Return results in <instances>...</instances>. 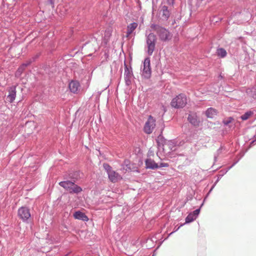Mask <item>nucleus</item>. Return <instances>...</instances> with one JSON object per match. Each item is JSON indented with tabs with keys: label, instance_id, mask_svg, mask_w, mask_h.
Returning <instances> with one entry per match:
<instances>
[{
	"label": "nucleus",
	"instance_id": "obj_40",
	"mask_svg": "<svg viewBox=\"0 0 256 256\" xmlns=\"http://www.w3.org/2000/svg\"><path fill=\"white\" fill-rule=\"evenodd\" d=\"M68 256V254L66 255L65 256Z\"/></svg>",
	"mask_w": 256,
	"mask_h": 256
},
{
	"label": "nucleus",
	"instance_id": "obj_18",
	"mask_svg": "<svg viewBox=\"0 0 256 256\" xmlns=\"http://www.w3.org/2000/svg\"><path fill=\"white\" fill-rule=\"evenodd\" d=\"M217 110L212 108H208L206 111V116L210 118H214L217 115Z\"/></svg>",
	"mask_w": 256,
	"mask_h": 256
},
{
	"label": "nucleus",
	"instance_id": "obj_36",
	"mask_svg": "<svg viewBox=\"0 0 256 256\" xmlns=\"http://www.w3.org/2000/svg\"><path fill=\"white\" fill-rule=\"evenodd\" d=\"M174 0H166L168 4L169 5H172L174 3Z\"/></svg>",
	"mask_w": 256,
	"mask_h": 256
},
{
	"label": "nucleus",
	"instance_id": "obj_24",
	"mask_svg": "<svg viewBox=\"0 0 256 256\" xmlns=\"http://www.w3.org/2000/svg\"><path fill=\"white\" fill-rule=\"evenodd\" d=\"M226 52L224 48H220L218 49L217 50L218 55L220 56L221 58H224V56H226Z\"/></svg>",
	"mask_w": 256,
	"mask_h": 256
},
{
	"label": "nucleus",
	"instance_id": "obj_13",
	"mask_svg": "<svg viewBox=\"0 0 256 256\" xmlns=\"http://www.w3.org/2000/svg\"><path fill=\"white\" fill-rule=\"evenodd\" d=\"M64 178H67L68 180L76 182L80 178V171H72L70 172L68 176Z\"/></svg>",
	"mask_w": 256,
	"mask_h": 256
},
{
	"label": "nucleus",
	"instance_id": "obj_17",
	"mask_svg": "<svg viewBox=\"0 0 256 256\" xmlns=\"http://www.w3.org/2000/svg\"><path fill=\"white\" fill-rule=\"evenodd\" d=\"M120 176L119 174L114 170L108 174V178L112 182H117Z\"/></svg>",
	"mask_w": 256,
	"mask_h": 256
},
{
	"label": "nucleus",
	"instance_id": "obj_4",
	"mask_svg": "<svg viewBox=\"0 0 256 256\" xmlns=\"http://www.w3.org/2000/svg\"><path fill=\"white\" fill-rule=\"evenodd\" d=\"M150 28L156 32L162 41L166 42L171 38L170 32L166 28L155 24H152Z\"/></svg>",
	"mask_w": 256,
	"mask_h": 256
},
{
	"label": "nucleus",
	"instance_id": "obj_20",
	"mask_svg": "<svg viewBox=\"0 0 256 256\" xmlns=\"http://www.w3.org/2000/svg\"><path fill=\"white\" fill-rule=\"evenodd\" d=\"M162 130L161 134L158 136V138L156 139L158 146L159 147L163 146L166 142V140L162 135Z\"/></svg>",
	"mask_w": 256,
	"mask_h": 256
},
{
	"label": "nucleus",
	"instance_id": "obj_33",
	"mask_svg": "<svg viewBox=\"0 0 256 256\" xmlns=\"http://www.w3.org/2000/svg\"><path fill=\"white\" fill-rule=\"evenodd\" d=\"M189 0L188 4H189V5H190V16H191L192 14V4H190L191 3L190 0Z\"/></svg>",
	"mask_w": 256,
	"mask_h": 256
},
{
	"label": "nucleus",
	"instance_id": "obj_23",
	"mask_svg": "<svg viewBox=\"0 0 256 256\" xmlns=\"http://www.w3.org/2000/svg\"><path fill=\"white\" fill-rule=\"evenodd\" d=\"M202 122V118H200L199 116H198L196 115L194 116H193V126H198Z\"/></svg>",
	"mask_w": 256,
	"mask_h": 256
},
{
	"label": "nucleus",
	"instance_id": "obj_32",
	"mask_svg": "<svg viewBox=\"0 0 256 256\" xmlns=\"http://www.w3.org/2000/svg\"><path fill=\"white\" fill-rule=\"evenodd\" d=\"M200 210L197 209L194 211H193V216H197L200 212Z\"/></svg>",
	"mask_w": 256,
	"mask_h": 256
},
{
	"label": "nucleus",
	"instance_id": "obj_7",
	"mask_svg": "<svg viewBox=\"0 0 256 256\" xmlns=\"http://www.w3.org/2000/svg\"><path fill=\"white\" fill-rule=\"evenodd\" d=\"M156 42V36L153 33H150L146 36V44L148 46V53L151 56L155 48Z\"/></svg>",
	"mask_w": 256,
	"mask_h": 256
},
{
	"label": "nucleus",
	"instance_id": "obj_25",
	"mask_svg": "<svg viewBox=\"0 0 256 256\" xmlns=\"http://www.w3.org/2000/svg\"><path fill=\"white\" fill-rule=\"evenodd\" d=\"M253 114L254 112H252L248 111L246 112L244 114L242 115L240 118L243 120H246L250 118Z\"/></svg>",
	"mask_w": 256,
	"mask_h": 256
},
{
	"label": "nucleus",
	"instance_id": "obj_28",
	"mask_svg": "<svg viewBox=\"0 0 256 256\" xmlns=\"http://www.w3.org/2000/svg\"><path fill=\"white\" fill-rule=\"evenodd\" d=\"M191 134H191L190 132H188V134H186V138H185L186 142H191V140H192Z\"/></svg>",
	"mask_w": 256,
	"mask_h": 256
},
{
	"label": "nucleus",
	"instance_id": "obj_11",
	"mask_svg": "<svg viewBox=\"0 0 256 256\" xmlns=\"http://www.w3.org/2000/svg\"><path fill=\"white\" fill-rule=\"evenodd\" d=\"M159 16L160 19L163 20H168L170 16V12L167 6L165 5L160 6L159 8Z\"/></svg>",
	"mask_w": 256,
	"mask_h": 256
},
{
	"label": "nucleus",
	"instance_id": "obj_12",
	"mask_svg": "<svg viewBox=\"0 0 256 256\" xmlns=\"http://www.w3.org/2000/svg\"><path fill=\"white\" fill-rule=\"evenodd\" d=\"M16 86H12L8 89V94L7 96V100L10 103L13 102L16 98Z\"/></svg>",
	"mask_w": 256,
	"mask_h": 256
},
{
	"label": "nucleus",
	"instance_id": "obj_10",
	"mask_svg": "<svg viewBox=\"0 0 256 256\" xmlns=\"http://www.w3.org/2000/svg\"><path fill=\"white\" fill-rule=\"evenodd\" d=\"M133 72L132 68H129L127 64L124 63V78L126 84L129 86L132 84V79L133 77Z\"/></svg>",
	"mask_w": 256,
	"mask_h": 256
},
{
	"label": "nucleus",
	"instance_id": "obj_35",
	"mask_svg": "<svg viewBox=\"0 0 256 256\" xmlns=\"http://www.w3.org/2000/svg\"><path fill=\"white\" fill-rule=\"evenodd\" d=\"M48 2L50 4L52 8L54 7V0H48Z\"/></svg>",
	"mask_w": 256,
	"mask_h": 256
},
{
	"label": "nucleus",
	"instance_id": "obj_34",
	"mask_svg": "<svg viewBox=\"0 0 256 256\" xmlns=\"http://www.w3.org/2000/svg\"><path fill=\"white\" fill-rule=\"evenodd\" d=\"M188 122H190V123L192 124V116H191L190 114L188 115Z\"/></svg>",
	"mask_w": 256,
	"mask_h": 256
},
{
	"label": "nucleus",
	"instance_id": "obj_6",
	"mask_svg": "<svg viewBox=\"0 0 256 256\" xmlns=\"http://www.w3.org/2000/svg\"><path fill=\"white\" fill-rule=\"evenodd\" d=\"M18 218L24 222L28 223L30 218V209L26 206L20 208L18 211Z\"/></svg>",
	"mask_w": 256,
	"mask_h": 256
},
{
	"label": "nucleus",
	"instance_id": "obj_37",
	"mask_svg": "<svg viewBox=\"0 0 256 256\" xmlns=\"http://www.w3.org/2000/svg\"><path fill=\"white\" fill-rule=\"evenodd\" d=\"M252 92L253 94H252V96L254 98H256V88L254 89V90Z\"/></svg>",
	"mask_w": 256,
	"mask_h": 256
},
{
	"label": "nucleus",
	"instance_id": "obj_2",
	"mask_svg": "<svg viewBox=\"0 0 256 256\" xmlns=\"http://www.w3.org/2000/svg\"><path fill=\"white\" fill-rule=\"evenodd\" d=\"M64 180L60 182L58 184L63 188L66 192L71 194H78L82 191L80 186L76 184V182L64 178Z\"/></svg>",
	"mask_w": 256,
	"mask_h": 256
},
{
	"label": "nucleus",
	"instance_id": "obj_16",
	"mask_svg": "<svg viewBox=\"0 0 256 256\" xmlns=\"http://www.w3.org/2000/svg\"><path fill=\"white\" fill-rule=\"evenodd\" d=\"M74 217L75 219L81 220L84 222H88V218L86 214L79 210L74 213Z\"/></svg>",
	"mask_w": 256,
	"mask_h": 256
},
{
	"label": "nucleus",
	"instance_id": "obj_21",
	"mask_svg": "<svg viewBox=\"0 0 256 256\" xmlns=\"http://www.w3.org/2000/svg\"><path fill=\"white\" fill-rule=\"evenodd\" d=\"M138 24L136 22H132L130 24L127 28L126 36H129L133 31L136 28Z\"/></svg>",
	"mask_w": 256,
	"mask_h": 256
},
{
	"label": "nucleus",
	"instance_id": "obj_26",
	"mask_svg": "<svg viewBox=\"0 0 256 256\" xmlns=\"http://www.w3.org/2000/svg\"><path fill=\"white\" fill-rule=\"evenodd\" d=\"M103 168L106 172L108 174L112 170V166L107 163L103 164Z\"/></svg>",
	"mask_w": 256,
	"mask_h": 256
},
{
	"label": "nucleus",
	"instance_id": "obj_8",
	"mask_svg": "<svg viewBox=\"0 0 256 256\" xmlns=\"http://www.w3.org/2000/svg\"><path fill=\"white\" fill-rule=\"evenodd\" d=\"M150 60L149 58L144 59L143 62V68L142 70V76L145 78H149L151 76L152 70L150 68ZM142 69V68H141Z\"/></svg>",
	"mask_w": 256,
	"mask_h": 256
},
{
	"label": "nucleus",
	"instance_id": "obj_9",
	"mask_svg": "<svg viewBox=\"0 0 256 256\" xmlns=\"http://www.w3.org/2000/svg\"><path fill=\"white\" fill-rule=\"evenodd\" d=\"M155 126L156 120L152 116H150L145 123L144 131L146 134H150L152 133Z\"/></svg>",
	"mask_w": 256,
	"mask_h": 256
},
{
	"label": "nucleus",
	"instance_id": "obj_5",
	"mask_svg": "<svg viewBox=\"0 0 256 256\" xmlns=\"http://www.w3.org/2000/svg\"><path fill=\"white\" fill-rule=\"evenodd\" d=\"M187 104V98L184 94H180L174 98L171 102V106L176 108H184Z\"/></svg>",
	"mask_w": 256,
	"mask_h": 256
},
{
	"label": "nucleus",
	"instance_id": "obj_22",
	"mask_svg": "<svg viewBox=\"0 0 256 256\" xmlns=\"http://www.w3.org/2000/svg\"><path fill=\"white\" fill-rule=\"evenodd\" d=\"M130 246L132 247H136V248H134L133 250L137 251L140 248V242L139 241L138 238H135L132 240L130 242Z\"/></svg>",
	"mask_w": 256,
	"mask_h": 256
},
{
	"label": "nucleus",
	"instance_id": "obj_14",
	"mask_svg": "<svg viewBox=\"0 0 256 256\" xmlns=\"http://www.w3.org/2000/svg\"><path fill=\"white\" fill-rule=\"evenodd\" d=\"M145 165L146 169L156 170L158 168V164L151 158H146L145 160Z\"/></svg>",
	"mask_w": 256,
	"mask_h": 256
},
{
	"label": "nucleus",
	"instance_id": "obj_3",
	"mask_svg": "<svg viewBox=\"0 0 256 256\" xmlns=\"http://www.w3.org/2000/svg\"><path fill=\"white\" fill-rule=\"evenodd\" d=\"M64 180L60 182L58 184L63 188L66 192L71 194H78L82 191L80 186L76 184V182L64 178Z\"/></svg>",
	"mask_w": 256,
	"mask_h": 256
},
{
	"label": "nucleus",
	"instance_id": "obj_38",
	"mask_svg": "<svg viewBox=\"0 0 256 256\" xmlns=\"http://www.w3.org/2000/svg\"><path fill=\"white\" fill-rule=\"evenodd\" d=\"M24 69V68L20 70H18H18H17V72L21 73L23 71V70Z\"/></svg>",
	"mask_w": 256,
	"mask_h": 256
},
{
	"label": "nucleus",
	"instance_id": "obj_29",
	"mask_svg": "<svg viewBox=\"0 0 256 256\" xmlns=\"http://www.w3.org/2000/svg\"><path fill=\"white\" fill-rule=\"evenodd\" d=\"M111 35V32L108 30H106L105 32V35L104 37V41L106 40V38H108L106 39V40H108V38L110 37Z\"/></svg>",
	"mask_w": 256,
	"mask_h": 256
},
{
	"label": "nucleus",
	"instance_id": "obj_1",
	"mask_svg": "<svg viewBox=\"0 0 256 256\" xmlns=\"http://www.w3.org/2000/svg\"><path fill=\"white\" fill-rule=\"evenodd\" d=\"M64 180L60 182L58 184L63 188L66 192L71 194H78L82 191L80 186L76 184V182L64 178Z\"/></svg>",
	"mask_w": 256,
	"mask_h": 256
},
{
	"label": "nucleus",
	"instance_id": "obj_19",
	"mask_svg": "<svg viewBox=\"0 0 256 256\" xmlns=\"http://www.w3.org/2000/svg\"><path fill=\"white\" fill-rule=\"evenodd\" d=\"M185 220H186L185 223L180 224L178 228H176L175 230H174V231L172 232H170L169 234V236H170L174 232H175L177 231L181 226H184V224H188V223H190V222H192V212H190L188 214V216H186V218Z\"/></svg>",
	"mask_w": 256,
	"mask_h": 256
},
{
	"label": "nucleus",
	"instance_id": "obj_39",
	"mask_svg": "<svg viewBox=\"0 0 256 256\" xmlns=\"http://www.w3.org/2000/svg\"><path fill=\"white\" fill-rule=\"evenodd\" d=\"M186 125H184L182 126V128L183 130H184L186 128Z\"/></svg>",
	"mask_w": 256,
	"mask_h": 256
},
{
	"label": "nucleus",
	"instance_id": "obj_31",
	"mask_svg": "<svg viewBox=\"0 0 256 256\" xmlns=\"http://www.w3.org/2000/svg\"><path fill=\"white\" fill-rule=\"evenodd\" d=\"M40 56V54H36V55H35L34 56H32L31 58H30V60H31V61L33 62H34L37 58H38Z\"/></svg>",
	"mask_w": 256,
	"mask_h": 256
},
{
	"label": "nucleus",
	"instance_id": "obj_30",
	"mask_svg": "<svg viewBox=\"0 0 256 256\" xmlns=\"http://www.w3.org/2000/svg\"><path fill=\"white\" fill-rule=\"evenodd\" d=\"M169 164L168 163L161 162L159 165L158 164V168L163 167H168Z\"/></svg>",
	"mask_w": 256,
	"mask_h": 256
},
{
	"label": "nucleus",
	"instance_id": "obj_15",
	"mask_svg": "<svg viewBox=\"0 0 256 256\" xmlns=\"http://www.w3.org/2000/svg\"><path fill=\"white\" fill-rule=\"evenodd\" d=\"M80 86V83L77 80H72L68 84L69 88L71 92L73 93L76 92Z\"/></svg>",
	"mask_w": 256,
	"mask_h": 256
},
{
	"label": "nucleus",
	"instance_id": "obj_27",
	"mask_svg": "<svg viewBox=\"0 0 256 256\" xmlns=\"http://www.w3.org/2000/svg\"><path fill=\"white\" fill-rule=\"evenodd\" d=\"M32 62L30 59L28 60L26 62L23 63L18 68V70L22 69L23 68H26L28 66H30Z\"/></svg>",
	"mask_w": 256,
	"mask_h": 256
}]
</instances>
